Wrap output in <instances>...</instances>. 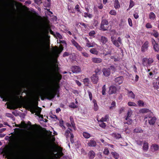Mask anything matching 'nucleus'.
<instances>
[{
	"instance_id": "f257e3e1",
	"label": "nucleus",
	"mask_w": 159,
	"mask_h": 159,
	"mask_svg": "<svg viewBox=\"0 0 159 159\" xmlns=\"http://www.w3.org/2000/svg\"><path fill=\"white\" fill-rule=\"evenodd\" d=\"M58 86V84L57 85V87L55 88H52L49 87L48 89L45 93V96L48 99H51L54 98L56 94L57 87Z\"/></svg>"
},
{
	"instance_id": "f03ea898",
	"label": "nucleus",
	"mask_w": 159,
	"mask_h": 159,
	"mask_svg": "<svg viewBox=\"0 0 159 159\" xmlns=\"http://www.w3.org/2000/svg\"><path fill=\"white\" fill-rule=\"evenodd\" d=\"M111 40L113 44L117 47L120 46V44H122V40L120 37H119L116 40V38L114 36H112L111 37Z\"/></svg>"
},
{
	"instance_id": "7ed1b4c3",
	"label": "nucleus",
	"mask_w": 159,
	"mask_h": 159,
	"mask_svg": "<svg viewBox=\"0 0 159 159\" xmlns=\"http://www.w3.org/2000/svg\"><path fill=\"white\" fill-rule=\"evenodd\" d=\"M153 61V59L152 58H148L145 57L142 59V63L144 66L148 67L150 66Z\"/></svg>"
},
{
	"instance_id": "20e7f679",
	"label": "nucleus",
	"mask_w": 159,
	"mask_h": 159,
	"mask_svg": "<svg viewBox=\"0 0 159 159\" xmlns=\"http://www.w3.org/2000/svg\"><path fill=\"white\" fill-rule=\"evenodd\" d=\"M30 109L34 112L36 113L37 116H39L40 114L41 109L38 107L33 105L31 107Z\"/></svg>"
},
{
	"instance_id": "39448f33",
	"label": "nucleus",
	"mask_w": 159,
	"mask_h": 159,
	"mask_svg": "<svg viewBox=\"0 0 159 159\" xmlns=\"http://www.w3.org/2000/svg\"><path fill=\"white\" fill-rule=\"evenodd\" d=\"M149 43L148 41H145L141 47V51L144 52L147 51L149 47Z\"/></svg>"
},
{
	"instance_id": "423d86ee",
	"label": "nucleus",
	"mask_w": 159,
	"mask_h": 159,
	"mask_svg": "<svg viewBox=\"0 0 159 159\" xmlns=\"http://www.w3.org/2000/svg\"><path fill=\"white\" fill-rule=\"evenodd\" d=\"M73 44L79 51H82L83 48L81 47L79 44L74 40L72 39L71 41Z\"/></svg>"
},
{
	"instance_id": "0eeeda50",
	"label": "nucleus",
	"mask_w": 159,
	"mask_h": 159,
	"mask_svg": "<svg viewBox=\"0 0 159 159\" xmlns=\"http://www.w3.org/2000/svg\"><path fill=\"white\" fill-rule=\"evenodd\" d=\"M123 77L121 76L116 78L115 79L114 81L116 83L120 84L123 83Z\"/></svg>"
},
{
	"instance_id": "6e6552de",
	"label": "nucleus",
	"mask_w": 159,
	"mask_h": 159,
	"mask_svg": "<svg viewBox=\"0 0 159 159\" xmlns=\"http://www.w3.org/2000/svg\"><path fill=\"white\" fill-rule=\"evenodd\" d=\"M87 145L90 147H95L96 146L97 143L93 139H91L88 141Z\"/></svg>"
},
{
	"instance_id": "1a4fd4ad",
	"label": "nucleus",
	"mask_w": 159,
	"mask_h": 159,
	"mask_svg": "<svg viewBox=\"0 0 159 159\" xmlns=\"http://www.w3.org/2000/svg\"><path fill=\"white\" fill-rule=\"evenodd\" d=\"M71 70L74 73H78L80 72L81 69L79 66H75L72 67Z\"/></svg>"
},
{
	"instance_id": "9d476101",
	"label": "nucleus",
	"mask_w": 159,
	"mask_h": 159,
	"mask_svg": "<svg viewBox=\"0 0 159 159\" xmlns=\"http://www.w3.org/2000/svg\"><path fill=\"white\" fill-rule=\"evenodd\" d=\"M156 118L155 117H152L149 116L148 121L150 125H153L156 121Z\"/></svg>"
},
{
	"instance_id": "9b49d317",
	"label": "nucleus",
	"mask_w": 159,
	"mask_h": 159,
	"mask_svg": "<svg viewBox=\"0 0 159 159\" xmlns=\"http://www.w3.org/2000/svg\"><path fill=\"white\" fill-rule=\"evenodd\" d=\"M102 71L103 75L105 76H108L110 74V69H109V68H103Z\"/></svg>"
},
{
	"instance_id": "f8f14e48",
	"label": "nucleus",
	"mask_w": 159,
	"mask_h": 159,
	"mask_svg": "<svg viewBox=\"0 0 159 159\" xmlns=\"http://www.w3.org/2000/svg\"><path fill=\"white\" fill-rule=\"evenodd\" d=\"M63 50V48L62 47H60L59 49L57 48L54 50V54L56 57H57L58 56V55L61 53Z\"/></svg>"
},
{
	"instance_id": "ddd939ff",
	"label": "nucleus",
	"mask_w": 159,
	"mask_h": 159,
	"mask_svg": "<svg viewBox=\"0 0 159 159\" xmlns=\"http://www.w3.org/2000/svg\"><path fill=\"white\" fill-rule=\"evenodd\" d=\"M116 91V88L114 86H110L109 88V94H112L113 93H115Z\"/></svg>"
},
{
	"instance_id": "4468645a",
	"label": "nucleus",
	"mask_w": 159,
	"mask_h": 159,
	"mask_svg": "<svg viewBox=\"0 0 159 159\" xmlns=\"http://www.w3.org/2000/svg\"><path fill=\"white\" fill-rule=\"evenodd\" d=\"M91 80L94 83H97L98 80V76L96 75H93L91 76Z\"/></svg>"
},
{
	"instance_id": "2eb2a0df",
	"label": "nucleus",
	"mask_w": 159,
	"mask_h": 159,
	"mask_svg": "<svg viewBox=\"0 0 159 159\" xmlns=\"http://www.w3.org/2000/svg\"><path fill=\"white\" fill-rule=\"evenodd\" d=\"M92 61L94 63H98L102 62V59L99 58L93 57L92 58Z\"/></svg>"
},
{
	"instance_id": "dca6fc26",
	"label": "nucleus",
	"mask_w": 159,
	"mask_h": 159,
	"mask_svg": "<svg viewBox=\"0 0 159 159\" xmlns=\"http://www.w3.org/2000/svg\"><path fill=\"white\" fill-rule=\"evenodd\" d=\"M96 154L93 151H90L88 153V155L90 159H93L95 156Z\"/></svg>"
},
{
	"instance_id": "f3484780",
	"label": "nucleus",
	"mask_w": 159,
	"mask_h": 159,
	"mask_svg": "<svg viewBox=\"0 0 159 159\" xmlns=\"http://www.w3.org/2000/svg\"><path fill=\"white\" fill-rule=\"evenodd\" d=\"M100 40L102 44H104L108 42V40L107 38L105 37L102 36L101 37Z\"/></svg>"
},
{
	"instance_id": "a211bd4d",
	"label": "nucleus",
	"mask_w": 159,
	"mask_h": 159,
	"mask_svg": "<svg viewBox=\"0 0 159 159\" xmlns=\"http://www.w3.org/2000/svg\"><path fill=\"white\" fill-rule=\"evenodd\" d=\"M151 148L153 151H157L159 149V146L157 144H153L151 146Z\"/></svg>"
},
{
	"instance_id": "6ab92c4d",
	"label": "nucleus",
	"mask_w": 159,
	"mask_h": 159,
	"mask_svg": "<svg viewBox=\"0 0 159 159\" xmlns=\"http://www.w3.org/2000/svg\"><path fill=\"white\" fill-rule=\"evenodd\" d=\"M7 108L10 109H14L17 108V107L15 103H12L9 105L7 106Z\"/></svg>"
},
{
	"instance_id": "aec40b11",
	"label": "nucleus",
	"mask_w": 159,
	"mask_h": 159,
	"mask_svg": "<svg viewBox=\"0 0 159 159\" xmlns=\"http://www.w3.org/2000/svg\"><path fill=\"white\" fill-rule=\"evenodd\" d=\"M143 132V130L140 127H137L134 130V133H142Z\"/></svg>"
},
{
	"instance_id": "412c9836",
	"label": "nucleus",
	"mask_w": 159,
	"mask_h": 159,
	"mask_svg": "<svg viewBox=\"0 0 159 159\" xmlns=\"http://www.w3.org/2000/svg\"><path fill=\"white\" fill-rule=\"evenodd\" d=\"M114 7L116 9H118L120 7V5L118 0H115L114 2Z\"/></svg>"
},
{
	"instance_id": "4be33fe9",
	"label": "nucleus",
	"mask_w": 159,
	"mask_h": 159,
	"mask_svg": "<svg viewBox=\"0 0 159 159\" xmlns=\"http://www.w3.org/2000/svg\"><path fill=\"white\" fill-rule=\"evenodd\" d=\"M93 102L94 104L93 109L95 111H97L98 109V107L97 104V102L95 99L93 100Z\"/></svg>"
},
{
	"instance_id": "5701e85b",
	"label": "nucleus",
	"mask_w": 159,
	"mask_h": 159,
	"mask_svg": "<svg viewBox=\"0 0 159 159\" xmlns=\"http://www.w3.org/2000/svg\"><path fill=\"white\" fill-rule=\"evenodd\" d=\"M97 45L94 42L92 43H89V41L88 42H86V46L88 48L94 47Z\"/></svg>"
},
{
	"instance_id": "b1692460",
	"label": "nucleus",
	"mask_w": 159,
	"mask_h": 159,
	"mask_svg": "<svg viewBox=\"0 0 159 159\" xmlns=\"http://www.w3.org/2000/svg\"><path fill=\"white\" fill-rule=\"evenodd\" d=\"M143 149L145 151H147L148 149V144L147 142H144L143 146Z\"/></svg>"
},
{
	"instance_id": "393cba45",
	"label": "nucleus",
	"mask_w": 159,
	"mask_h": 159,
	"mask_svg": "<svg viewBox=\"0 0 159 159\" xmlns=\"http://www.w3.org/2000/svg\"><path fill=\"white\" fill-rule=\"evenodd\" d=\"M128 96L129 97L133 99L135 98V95L131 91H128Z\"/></svg>"
},
{
	"instance_id": "a878e982",
	"label": "nucleus",
	"mask_w": 159,
	"mask_h": 159,
	"mask_svg": "<svg viewBox=\"0 0 159 159\" xmlns=\"http://www.w3.org/2000/svg\"><path fill=\"white\" fill-rule=\"evenodd\" d=\"M139 112L140 113H147L150 112V110L146 108H143L141 109L139 111Z\"/></svg>"
},
{
	"instance_id": "bb28decb",
	"label": "nucleus",
	"mask_w": 159,
	"mask_h": 159,
	"mask_svg": "<svg viewBox=\"0 0 159 159\" xmlns=\"http://www.w3.org/2000/svg\"><path fill=\"white\" fill-rule=\"evenodd\" d=\"M149 18L152 20H154L156 17L154 13L153 12H151L149 14Z\"/></svg>"
},
{
	"instance_id": "cd10ccee",
	"label": "nucleus",
	"mask_w": 159,
	"mask_h": 159,
	"mask_svg": "<svg viewBox=\"0 0 159 159\" xmlns=\"http://www.w3.org/2000/svg\"><path fill=\"white\" fill-rule=\"evenodd\" d=\"M90 52L92 53L95 55L98 54V51L96 49L94 48H91L90 50Z\"/></svg>"
},
{
	"instance_id": "c85d7f7f",
	"label": "nucleus",
	"mask_w": 159,
	"mask_h": 159,
	"mask_svg": "<svg viewBox=\"0 0 159 159\" xmlns=\"http://www.w3.org/2000/svg\"><path fill=\"white\" fill-rule=\"evenodd\" d=\"M83 135L86 139L89 138L90 137V134L86 132H84L83 133Z\"/></svg>"
},
{
	"instance_id": "c756f323",
	"label": "nucleus",
	"mask_w": 159,
	"mask_h": 159,
	"mask_svg": "<svg viewBox=\"0 0 159 159\" xmlns=\"http://www.w3.org/2000/svg\"><path fill=\"white\" fill-rule=\"evenodd\" d=\"M132 114V111L130 109L128 110L127 114V116L125 118V120L128 119V118H129L131 116Z\"/></svg>"
},
{
	"instance_id": "7c9ffc66",
	"label": "nucleus",
	"mask_w": 159,
	"mask_h": 159,
	"mask_svg": "<svg viewBox=\"0 0 159 159\" xmlns=\"http://www.w3.org/2000/svg\"><path fill=\"white\" fill-rule=\"evenodd\" d=\"M108 115H106L104 117H102L100 120L102 121H107L108 120Z\"/></svg>"
},
{
	"instance_id": "2f4dec72",
	"label": "nucleus",
	"mask_w": 159,
	"mask_h": 159,
	"mask_svg": "<svg viewBox=\"0 0 159 159\" xmlns=\"http://www.w3.org/2000/svg\"><path fill=\"white\" fill-rule=\"evenodd\" d=\"M70 134L71 133H70V131L68 130H67L65 131L64 135L66 138H68L70 136Z\"/></svg>"
},
{
	"instance_id": "473e14b6",
	"label": "nucleus",
	"mask_w": 159,
	"mask_h": 159,
	"mask_svg": "<svg viewBox=\"0 0 159 159\" xmlns=\"http://www.w3.org/2000/svg\"><path fill=\"white\" fill-rule=\"evenodd\" d=\"M99 122V125L101 127L105 128L106 127V124L105 123L103 122V121H102L100 120L98 121Z\"/></svg>"
},
{
	"instance_id": "72a5a7b5",
	"label": "nucleus",
	"mask_w": 159,
	"mask_h": 159,
	"mask_svg": "<svg viewBox=\"0 0 159 159\" xmlns=\"http://www.w3.org/2000/svg\"><path fill=\"white\" fill-rule=\"evenodd\" d=\"M58 156L60 157L62 156L63 155V153L62 152V149L61 148H58Z\"/></svg>"
},
{
	"instance_id": "f704fd0d",
	"label": "nucleus",
	"mask_w": 159,
	"mask_h": 159,
	"mask_svg": "<svg viewBox=\"0 0 159 159\" xmlns=\"http://www.w3.org/2000/svg\"><path fill=\"white\" fill-rule=\"evenodd\" d=\"M83 82L86 86H88L89 83V80L88 78H86L84 79Z\"/></svg>"
},
{
	"instance_id": "c9c22d12",
	"label": "nucleus",
	"mask_w": 159,
	"mask_h": 159,
	"mask_svg": "<svg viewBox=\"0 0 159 159\" xmlns=\"http://www.w3.org/2000/svg\"><path fill=\"white\" fill-rule=\"evenodd\" d=\"M61 75H60V74L58 73H57L56 74V79L57 80V81L59 82L60 80L61 79Z\"/></svg>"
},
{
	"instance_id": "e433bc0d",
	"label": "nucleus",
	"mask_w": 159,
	"mask_h": 159,
	"mask_svg": "<svg viewBox=\"0 0 159 159\" xmlns=\"http://www.w3.org/2000/svg\"><path fill=\"white\" fill-rule=\"evenodd\" d=\"M153 48L155 51L156 52H158L159 51V48L158 47V44H154L153 45Z\"/></svg>"
},
{
	"instance_id": "4c0bfd02",
	"label": "nucleus",
	"mask_w": 159,
	"mask_h": 159,
	"mask_svg": "<svg viewBox=\"0 0 159 159\" xmlns=\"http://www.w3.org/2000/svg\"><path fill=\"white\" fill-rule=\"evenodd\" d=\"M108 23L107 20L105 19H103L102 20L101 24L102 25H108Z\"/></svg>"
},
{
	"instance_id": "58836bf2",
	"label": "nucleus",
	"mask_w": 159,
	"mask_h": 159,
	"mask_svg": "<svg viewBox=\"0 0 159 159\" xmlns=\"http://www.w3.org/2000/svg\"><path fill=\"white\" fill-rule=\"evenodd\" d=\"M138 104L139 107H143L144 105V102L143 101L139 100L138 102Z\"/></svg>"
},
{
	"instance_id": "ea45409f",
	"label": "nucleus",
	"mask_w": 159,
	"mask_h": 159,
	"mask_svg": "<svg viewBox=\"0 0 159 159\" xmlns=\"http://www.w3.org/2000/svg\"><path fill=\"white\" fill-rule=\"evenodd\" d=\"M92 15L86 12L84 13V16L85 17H88L90 18L92 17Z\"/></svg>"
},
{
	"instance_id": "a19ab883",
	"label": "nucleus",
	"mask_w": 159,
	"mask_h": 159,
	"mask_svg": "<svg viewBox=\"0 0 159 159\" xmlns=\"http://www.w3.org/2000/svg\"><path fill=\"white\" fill-rule=\"evenodd\" d=\"M128 105L129 106L136 107L137 106V104L134 102H129L128 103Z\"/></svg>"
},
{
	"instance_id": "79ce46f5",
	"label": "nucleus",
	"mask_w": 159,
	"mask_h": 159,
	"mask_svg": "<svg viewBox=\"0 0 159 159\" xmlns=\"http://www.w3.org/2000/svg\"><path fill=\"white\" fill-rule=\"evenodd\" d=\"M127 120V121L126 122H125V124H126L128 125H131L132 122V120L131 119H130L129 118H128V119L127 120Z\"/></svg>"
},
{
	"instance_id": "37998d69",
	"label": "nucleus",
	"mask_w": 159,
	"mask_h": 159,
	"mask_svg": "<svg viewBox=\"0 0 159 159\" xmlns=\"http://www.w3.org/2000/svg\"><path fill=\"white\" fill-rule=\"evenodd\" d=\"M108 68L109 69H110V70H111L114 72L116 70V67L114 66H110Z\"/></svg>"
},
{
	"instance_id": "c03bdc74",
	"label": "nucleus",
	"mask_w": 159,
	"mask_h": 159,
	"mask_svg": "<svg viewBox=\"0 0 159 159\" xmlns=\"http://www.w3.org/2000/svg\"><path fill=\"white\" fill-rule=\"evenodd\" d=\"M113 136L117 139L120 138L121 137V135L118 134H113Z\"/></svg>"
},
{
	"instance_id": "a18cd8bd",
	"label": "nucleus",
	"mask_w": 159,
	"mask_h": 159,
	"mask_svg": "<svg viewBox=\"0 0 159 159\" xmlns=\"http://www.w3.org/2000/svg\"><path fill=\"white\" fill-rule=\"evenodd\" d=\"M109 13L111 15L115 16L116 15V12L115 10H112L110 11Z\"/></svg>"
},
{
	"instance_id": "49530a36",
	"label": "nucleus",
	"mask_w": 159,
	"mask_h": 159,
	"mask_svg": "<svg viewBox=\"0 0 159 159\" xmlns=\"http://www.w3.org/2000/svg\"><path fill=\"white\" fill-rule=\"evenodd\" d=\"M153 33L152 34V35H153L156 38L158 37L159 35L158 32L155 30H153Z\"/></svg>"
},
{
	"instance_id": "de8ad7c7",
	"label": "nucleus",
	"mask_w": 159,
	"mask_h": 159,
	"mask_svg": "<svg viewBox=\"0 0 159 159\" xmlns=\"http://www.w3.org/2000/svg\"><path fill=\"white\" fill-rule=\"evenodd\" d=\"M106 85H103L102 87V95H104L105 94V91H106Z\"/></svg>"
},
{
	"instance_id": "09e8293b",
	"label": "nucleus",
	"mask_w": 159,
	"mask_h": 159,
	"mask_svg": "<svg viewBox=\"0 0 159 159\" xmlns=\"http://www.w3.org/2000/svg\"><path fill=\"white\" fill-rule=\"evenodd\" d=\"M69 107L71 108H75L77 107V106L73 102H72L70 104Z\"/></svg>"
},
{
	"instance_id": "8fccbe9b",
	"label": "nucleus",
	"mask_w": 159,
	"mask_h": 159,
	"mask_svg": "<svg viewBox=\"0 0 159 159\" xmlns=\"http://www.w3.org/2000/svg\"><path fill=\"white\" fill-rule=\"evenodd\" d=\"M55 36L57 38H59L60 39H61L62 38V36L59 33H56L55 34Z\"/></svg>"
},
{
	"instance_id": "3c124183",
	"label": "nucleus",
	"mask_w": 159,
	"mask_h": 159,
	"mask_svg": "<svg viewBox=\"0 0 159 159\" xmlns=\"http://www.w3.org/2000/svg\"><path fill=\"white\" fill-rule=\"evenodd\" d=\"M116 103L115 102L113 101L111 104V106L110 107V109H112L115 106Z\"/></svg>"
},
{
	"instance_id": "603ef678",
	"label": "nucleus",
	"mask_w": 159,
	"mask_h": 159,
	"mask_svg": "<svg viewBox=\"0 0 159 159\" xmlns=\"http://www.w3.org/2000/svg\"><path fill=\"white\" fill-rule=\"evenodd\" d=\"M134 5V3L133 1H132L130 0V4L129 6V8H131L132 7H133Z\"/></svg>"
},
{
	"instance_id": "864d4df0",
	"label": "nucleus",
	"mask_w": 159,
	"mask_h": 159,
	"mask_svg": "<svg viewBox=\"0 0 159 159\" xmlns=\"http://www.w3.org/2000/svg\"><path fill=\"white\" fill-rule=\"evenodd\" d=\"M104 25H102L101 24L100 28L102 30H107V28L106 27H105Z\"/></svg>"
},
{
	"instance_id": "5fc2aeb1",
	"label": "nucleus",
	"mask_w": 159,
	"mask_h": 159,
	"mask_svg": "<svg viewBox=\"0 0 159 159\" xmlns=\"http://www.w3.org/2000/svg\"><path fill=\"white\" fill-rule=\"evenodd\" d=\"M100 71L101 70L100 69H99L98 68H96L95 70V72L96 74V75H97V74H100Z\"/></svg>"
},
{
	"instance_id": "6e6d98bb",
	"label": "nucleus",
	"mask_w": 159,
	"mask_h": 159,
	"mask_svg": "<svg viewBox=\"0 0 159 159\" xmlns=\"http://www.w3.org/2000/svg\"><path fill=\"white\" fill-rule=\"evenodd\" d=\"M106 155H107L109 153V151L107 148H105L103 152Z\"/></svg>"
},
{
	"instance_id": "4d7b16f0",
	"label": "nucleus",
	"mask_w": 159,
	"mask_h": 159,
	"mask_svg": "<svg viewBox=\"0 0 159 159\" xmlns=\"http://www.w3.org/2000/svg\"><path fill=\"white\" fill-rule=\"evenodd\" d=\"M90 99L92 100L93 98L92 94L89 91H88Z\"/></svg>"
},
{
	"instance_id": "13d9d810",
	"label": "nucleus",
	"mask_w": 159,
	"mask_h": 159,
	"mask_svg": "<svg viewBox=\"0 0 159 159\" xmlns=\"http://www.w3.org/2000/svg\"><path fill=\"white\" fill-rule=\"evenodd\" d=\"M95 34V31H93H93H90L89 33V36H93L94 34Z\"/></svg>"
},
{
	"instance_id": "bf43d9fd",
	"label": "nucleus",
	"mask_w": 159,
	"mask_h": 159,
	"mask_svg": "<svg viewBox=\"0 0 159 159\" xmlns=\"http://www.w3.org/2000/svg\"><path fill=\"white\" fill-rule=\"evenodd\" d=\"M111 154L114 156V157L115 158H117V157L118 156V155L115 152H112Z\"/></svg>"
},
{
	"instance_id": "052dcab7",
	"label": "nucleus",
	"mask_w": 159,
	"mask_h": 159,
	"mask_svg": "<svg viewBox=\"0 0 159 159\" xmlns=\"http://www.w3.org/2000/svg\"><path fill=\"white\" fill-rule=\"evenodd\" d=\"M128 22L129 23V24L130 26H132V21L131 19L129 18L128 19Z\"/></svg>"
},
{
	"instance_id": "680f3d73",
	"label": "nucleus",
	"mask_w": 159,
	"mask_h": 159,
	"mask_svg": "<svg viewBox=\"0 0 159 159\" xmlns=\"http://www.w3.org/2000/svg\"><path fill=\"white\" fill-rule=\"evenodd\" d=\"M70 121H71L72 126L73 128L75 129V124L74 122L72 121L73 119L71 117H70Z\"/></svg>"
},
{
	"instance_id": "e2e57ef3",
	"label": "nucleus",
	"mask_w": 159,
	"mask_h": 159,
	"mask_svg": "<svg viewBox=\"0 0 159 159\" xmlns=\"http://www.w3.org/2000/svg\"><path fill=\"white\" fill-rule=\"evenodd\" d=\"M82 54L84 56V57H89V55L87 53L85 52H82Z\"/></svg>"
},
{
	"instance_id": "0e129e2a",
	"label": "nucleus",
	"mask_w": 159,
	"mask_h": 159,
	"mask_svg": "<svg viewBox=\"0 0 159 159\" xmlns=\"http://www.w3.org/2000/svg\"><path fill=\"white\" fill-rule=\"evenodd\" d=\"M70 141L71 142V143H72L74 142V141H73V138L74 137V135L73 134H70Z\"/></svg>"
},
{
	"instance_id": "69168bd1",
	"label": "nucleus",
	"mask_w": 159,
	"mask_h": 159,
	"mask_svg": "<svg viewBox=\"0 0 159 159\" xmlns=\"http://www.w3.org/2000/svg\"><path fill=\"white\" fill-rule=\"evenodd\" d=\"M153 84V87L155 89H157L158 91V89H159V87L158 85L157 84Z\"/></svg>"
},
{
	"instance_id": "338daca9",
	"label": "nucleus",
	"mask_w": 159,
	"mask_h": 159,
	"mask_svg": "<svg viewBox=\"0 0 159 159\" xmlns=\"http://www.w3.org/2000/svg\"><path fill=\"white\" fill-rule=\"evenodd\" d=\"M146 27L147 28H151L152 27V26L150 24L147 23L146 25Z\"/></svg>"
},
{
	"instance_id": "774afa93",
	"label": "nucleus",
	"mask_w": 159,
	"mask_h": 159,
	"mask_svg": "<svg viewBox=\"0 0 159 159\" xmlns=\"http://www.w3.org/2000/svg\"><path fill=\"white\" fill-rule=\"evenodd\" d=\"M134 18L136 19L138 18L139 17L138 14L137 13H134Z\"/></svg>"
}]
</instances>
